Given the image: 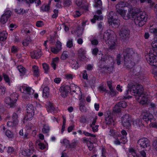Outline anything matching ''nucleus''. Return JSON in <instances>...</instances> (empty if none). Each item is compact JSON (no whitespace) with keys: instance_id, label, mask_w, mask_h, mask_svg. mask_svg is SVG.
Listing matches in <instances>:
<instances>
[{"instance_id":"24","label":"nucleus","mask_w":157,"mask_h":157,"mask_svg":"<svg viewBox=\"0 0 157 157\" xmlns=\"http://www.w3.org/2000/svg\"><path fill=\"white\" fill-rule=\"evenodd\" d=\"M59 58L58 57H56L52 59L51 65L54 70L56 69V64L59 62Z\"/></svg>"},{"instance_id":"11","label":"nucleus","mask_w":157,"mask_h":157,"mask_svg":"<svg viewBox=\"0 0 157 157\" xmlns=\"http://www.w3.org/2000/svg\"><path fill=\"white\" fill-rule=\"evenodd\" d=\"M146 59L147 62L151 65L155 67L157 66V57L153 54L151 53L149 57H146Z\"/></svg>"},{"instance_id":"17","label":"nucleus","mask_w":157,"mask_h":157,"mask_svg":"<svg viewBox=\"0 0 157 157\" xmlns=\"http://www.w3.org/2000/svg\"><path fill=\"white\" fill-rule=\"evenodd\" d=\"M41 56L40 51H35L31 53V56L32 58L37 59L39 58Z\"/></svg>"},{"instance_id":"48","label":"nucleus","mask_w":157,"mask_h":157,"mask_svg":"<svg viewBox=\"0 0 157 157\" xmlns=\"http://www.w3.org/2000/svg\"><path fill=\"white\" fill-rule=\"evenodd\" d=\"M72 2L71 0H64L63 4L65 6H68L71 5Z\"/></svg>"},{"instance_id":"32","label":"nucleus","mask_w":157,"mask_h":157,"mask_svg":"<svg viewBox=\"0 0 157 157\" xmlns=\"http://www.w3.org/2000/svg\"><path fill=\"white\" fill-rule=\"evenodd\" d=\"M42 66L44 71V72L45 73H48L49 71L48 65L46 63H44L42 64Z\"/></svg>"},{"instance_id":"63","label":"nucleus","mask_w":157,"mask_h":157,"mask_svg":"<svg viewBox=\"0 0 157 157\" xmlns=\"http://www.w3.org/2000/svg\"><path fill=\"white\" fill-rule=\"evenodd\" d=\"M107 73H110L113 71L114 67L113 66L108 67Z\"/></svg>"},{"instance_id":"12","label":"nucleus","mask_w":157,"mask_h":157,"mask_svg":"<svg viewBox=\"0 0 157 157\" xmlns=\"http://www.w3.org/2000/svg\"><path fill=\"white\" fill-rule=\"evenodd\" d=\"M130 31L127 28H122L120 30L119 33L121 38L123 40L129 37Z\"/></svg>"},{"instance_id":"37","label":"nucleus","mask_w":157,"mask_h":157,"mask_svg":"<svg viewBox=\"0 0 157 157\" xmlns=\"http://www.w3.org/2000/svg\"><path fill=\"white\" fill-rule=\"evenodd\" d=\"M112 81H109L107 82V85L109 87V89L111 91V92L113 93L114 94H115V92L112 87Z\"/></svg>"},{"instance_id":"46","label":"nucleus","mask_w":157,"mask_h":157,"mask_svg":"<svg viewBox=\"0 0 157 157\" xmlns=\"http://www.w3.org/2000/svg\"><path fill=\"white\" fill-rule=\"evenodd\" d=\"M149 31L150 32L153 33L155 35H157V29L150 27L149 28Z\"/></svg>"},{"instance_id":"55","label":"nucleus","mask_w":157,"mask_h":157,"mask_svg":"<svg viewBox=\"0 0 157 157\" xmlns=\"http://www.w3.org/2000/svg\"><path fill=\"white\" fill-rule=\"evenodd\" d=\"M141 73L140 72L136 73L135 74V75L138 76V77L140 78V79L141 80H143L144 79V76L141 73Z\"/></svg>"},{"instance_id":"30","label":"nucleus","mask_w":157,"mask_h":157,"mask_svg":"<svg viewBox=\"0 0 157 157\" xmlns=\"http://www.w3.org/2000/svg\"><path fill=\"white\" fill-rule=\"evenodd\" d=\"M17 68L20 73L24 75L25 73V69L21 65L18 66Z\"/></svg>"},{"instance_id":"35","label":"nucleus","mask_w":157,"mask_h":157,"mask_svg":"<svg viewBox=\"0 0 157 157\" xmlns=\"http://www.w3.org/2000/svg\"><path fill=\"white\" fill-rule=\"evenodd\" d=\"M109 58H111V59L112 60L113 59L112 57L110 56H109L108 55H105L104 56H103L102 57H101V59L100 60L101 61L99 62V63H101L102 61H103V62L105 61L107 59H109Z\"/></svg>"},{"instance_id":"54","label":"nucleus","mask_w":157,"mask_h":157,"mask_svg":"<svg viewBox=\"0 0 157 157\" xmlns=\"http://www.w3.org/2000/svg\"><path fill=\"white\" fill-rule=\"evenodd\" d=\"M113 12H110L108 15V21L109 20L110 21L113 19Z\"/></svg>"},{"instance_id":"61","label":"nucleus","mask_w":157,"mask_h":157,"mask_svg":"<svg viewBox=\"0 0 157 157\" xmlns=\"http://www.w3.org/2000/svg\"><path fill=\"white\" fill-rule=\"evenodd\" d=\"M127 140L126 136L122 137V138H121V143L123 144H125L127 142Z\"/></svg>"},{"instance_id":"3","label":"nucleus","mask_w":157,"mask_h":157,"mask_svg":"<svg viewBox=\"0 0 157 157\" xmlns=\"http://www.w3.org/2000/svg\"><path fill=\"white\" fill-rule=\"evenodd\" d=\"M127 6V3L123 2H121L117 4L116 6V11L125 19L131 18V16L133 15V10L129 11V13L127 14L126 17L125 16L126 12L123 9Z\"/></svg>"},{"instance_id":"16","label":"nucleus","mask_w":157,"mask_h":157,"mask_svg":"<svg viewBox=\"0 0 157 157\" xmlns=\"http://www.w3.org/2000/svg\"><path fill=\"white\" fill-rule=\"evenodd\" d=\"M110 114V113L108 112L105 115V123L107 124H111L114 122Z\"/></svg>"},{"instance_id":"59","label":"nucleus","mask_w":157,"mask_h":157,"mask_svg":"<svg viewBox=\"0 0 157 157\" xmlns=\"http://www.w3.org/2000/svg\"><path fill=\"white\" fill-rule=\"evenodd\" d=\"M82 14V12H79V11H76L74 16L75 17H80Z\"/></svg>"},{"instance_id":"33","label":"nucleus","mask_w":157,"mask_h":157,"mask_svg":"<svg viewBox=\"0 0 157 157\" xmlns=\"http://www.w3.org/2000/svg\"><path fill=\"white\" fill-rule=\"evenodd\" d=\"M100 70L102 73H107L108 67H104L102 65H99Z\"/></svg>"},{"instance_id":"27","label":"nucleus","mask_w":157,"mask_h":157,"mask_svg":"<svg viewBox=\"0 0 157 157\" xmlns=\"http://www.w3.org/2000/svg\"><path fill=\"white\" fill-rule=\"evenodd\" d=\"M103 17L101 15L98 16L96 15H94L93 19L91 20V21L93 23H95L96 20H101L103 19Z\"/></svg>"},{"instance_id":"51","label":"nucleus","mask_w":157,"mask_h":157,"mask_svg":"<svg viewBox=\"0 0 157 157\" xmlns=\"http://www.w3.org/2000/svg\"><path fill=\"white\" fill-rule=\"evenodd\" d=\"M121 57L120 54H118L116 60L117 63L118 65H119L121 64Z\"/></svg>"},{"instance_id":"20","label":"nucleus","mask_w":157,"mask_h":157,"mask_svg":"<svg viewBox=\"0 0 157 157\" xmlns=\"http://www.w3.org/2000/svg\"><path fill=\"white\" fill-rule=\"evenodd\" d=\"M49 89L47 86L45 87L43 90V96L46 98H47L49 95Z\"/></svg>"},{"instance_id":"14","label":"nucleus","mask_w":157,"mask_h":157,"mask_svg":"<svg viewBox=\"0 0 157 157\" xmlns=\"http://www.w3.org/2000/svg\"><path fill=\"white\" fill-rule=\"evenodd\" d=\"M20 90L21 91L22 90H23L22 92L29 95L33 94L34 92V90L31 88L25 86L20 88Z\"/></svg>"},{"instance_id":"25","label":"nucleus","mask_w":157,"mask_h":157,"mask_svg":"<svg viewBox=\"0 0 157 157\" xmlns=\"http://www.w3.org/2000/svg\"><path fill=\"white\" fill-rule=\"evenodd\" d=\"M33 75H34L37 76L39 75V72L38 67L35 65L33 67Z\"/></svg>"},{"instance_id":"21","label":"nucleus","mask_w":157,"mask_h":157,"mask_svg":"<svg viewBox=\"0 0 157 157\" xmlns=\"http://www.w3.org/2000/svg\"><path fill=\"white\" fill-rule=\"evenodd\" d=\"M7 33L6 31H3L0 33V40L2 41H5L7 37Z\"/></svg>"},{"instance_id":"9","label":"nucleus","mask_w":157,"mask_h":157,"mask_svg":"<svg viewBox=\"0 0 157 157\" xmlns=\"http://www.w3.org/2000/svg\"><path fill=\"white\" fill-rule=\"evenodd\" d=\"M17 99H14L12 96L11 97H7L5 99L4 101L7 104V106L9 108H14L16 106Z\"/></svg>"},{"instance_id":"10","label":"nucleus","mask_w":157,"mask_h":157,"mask_svg":"<svg viewBox=\"0 0 157 157\" xmlns=\"http://www.w3.org/2000/svg\"><path fill=\"white\" fill-rule=\"evenodd\" d=\"M141 116L142 120L147 123L151 122V120L153 118L152 114L146 110L143 111Z\"/></svg>"},{"instance_id":"8","label":"nucleus","mask_w":157,"mask_h":157,"mask_svg":"<svg viewBox=\"0 0 157 157\" xmlns=\"http://www.w3.org/2000/svg\"><path fill=\"white\" fill-rule=\"evenodd\" d=\"M132 121L131 117L128 114H126L122 117V122L123 125L126 128L130 126Z\"/></svg>"},{"instance_id":"2","label":"nucleus","mask_w":157,"mask_h":157,"mask_svg":"<svg viewBox=\"0 0 157 157\" xmlns=\"http://www.w3.org/2000/svg\"><path fill=\"white\" fill-rule=\"evenodd\" d=\"M136 15L135 17L134 22L136 25L140 27L142 26L145 23L147 18V15L146 12L141 11L138 13H134L133 11V14L131 16V18Z\"/></svg>"},{"instance_id":"58","label":"nucleus","mask_w":157,"mask_h":157,"mask_svg":"<svg viewBox=\"0 0 157 157\" xmlns=\"http://www.w3.org/2000/svg\"><path fill=\"white\" fill-rule=\"evenodd\" d=\"M79 109L82 112H86V108L84 105H80Z\"/></svg>"},{"instance_id":"31","label":"nucleus","mask_w":157,"mask_h":157,"mask_svg":"<svg viewBox=\"0 0 157 157\" xmlns=\"http://www.w3.org/2000/svg\"><path fill=\"white\" fill-rule=\"evenodd\" d=\"M8 18L2 15L0 18V22L2 24H5L7 21Z\"/></svg>"},{"instance_id":"44","label":"nucleus","mask_w":157,"mask_h":157,"mask_svg":"<svg viewBox=\"0 0 157 157\" xmlns=\"http://www.w3.org/2000/svg\"><path fill=\"white\" fill-rule=\"evenodd\" d=\"M6 134L9 138H13V134L12 132L9 130H7L6 132Z\"/></svg>"},{"instance_id":"34","label":"nucleus","mask_w":157,"mask_h":157,"mask_svg":"<svg viewBox=\"0 0 157 157\" xmlns=\"http://www.w3.org/2000/svg\"><path fill=\"white\" fill-rule=\"evenodd\" d=\"M31 39L30 37H28L26 39H25L22 42V44L23 46H27L28 45L29 43L31 42Z\"/></svg>"},{"instance_id":"38","label":"nucleus","mask_w":157,"mask_h":157,"mask_svg":"<svg viewBox=\"0 0 157 157\" xmlns=\"http://www.w3.org/2000/svg\"><path fill=\"white\" fill-rule=\"evenodd\" d=\"M118 106L121 107L125 108L127 106L126 102L124 101H122L119 102L118 103Z\"/></svg>"},{"instance_id":"15","label":"nucleus","mask_w":157,"mask_h":157,"mask_svg":"<svg viewBox=\"0 0 157 157\" xmlns=\"http://www.w3.org/2000/svg\"><path fill=\"white\" fill-rule=\"evenodd\" d=\"M69 90H70L71 92L74 93H76V94H80L81 91L80 90L79 88L74 84H71L69 86Z\"/></svg>"},{"instance_id":"53","label":"nucleus","mask_w":157,"mask_h":157,"mask_svg":"<svg viewBox=\"0 0 157 157\" xmlns=\"http://www.w3.org/2000/svg\"><path fill=\"white\" fill-rule=\"evenodd\" d=\"M51 51L54 54H57L60 51L59 49H58L54 47L51 48Z\"/></svg>"},{"instance_id":"6","label":"nucleus","mask_w":157,"mask_h":157,"mask_svg":"<svg viewBox=\"0 0 157 157\" xmlns=\"http://www.w3.org/2000/svg\"><path fill=\"white\" fill-rule=\"evenodd\" d=\"M134 52L132 48H127L124 49L123 54L124 57V60L126 61L127 59H131Z\"/></svg>"},{"instance_id":"52","label":"nucleus","mask_w":157,"mask_h":157,"mask_svg":"<svg viewBox=\"0 0 157 157\" xmlns=\"http://www.w3.org/2000/svg\"><path fill=\"white\" fill-rule=\"evenodd\" d=\"M72 39L69 40L67 42V46L69 48H71L73 46Z\"/></svg>"},{"instance_id":"43","label":"nucleus","mask_w":157,"mask_h":157,"mask_svg":"<svg viewBox=\"0 0 157 157\" xmlns=\"http://www.w3.org/2000/svg\"><path fill=\"white\" fill-rule=\"evenodd\" d=\"M50 9V6L48 5H43L41 8V10L43 11H48Z\"/></svg>"},{"instance_id":"7","label":"nucleus","mask_w":157,"mask_h":157,"mask_svg":"<svg viewBox=\"0 0 157 157\" xmlns=\"http://www.w3.org/2000/svg\"><path fill=\"white\" fill-rule=\"evenodd\" d=\"M27 113V116L25 117L24 120H30L31 118L34 114V109L32 104H29L26 107Z\"/></svg>"},{"instance_id":"40","label":"nucleus","mask_w":157,"mask_h":157,"mask_svg":"<svg viewBox=\"0 0 157 157\" xmlns=\"http://www.w3.org/2000/svg\"><path fill=\"white\" fill-rule=\"evenodd\" d=\"M141 122L139 119H137L136 121H133V124L137 127H140L141 125Z\"/></svg>"},{"instance_id":"4","label":"nucleus","mask_w":157,"mask_h":157,"mask_svg":"<svg viewBox=\"0 0 157 157\" xmlns=\"http://www.w3.org/2000/svg\"><path fill=\"white\" fill-rule=\"evenodd\" d=\"M103 38L106 44L108 45L109 49L113 50L116 48L117 44L116 38L110 33L108 32H105Z\"/></svg>"},{"instance_id":"45","label":"nucleus","mask_w":157,"mask_h":157,"mask_svg":"<svg viewBox=\"0 0 157 157\" xmlns=\"http://www.w3.org/2000/svg\"><path fill=\"white\" fill-rule=\"evenodd\" d=\"M3 77L6 82L8 83L9 85H10V80L8 76L5 74H3Z\"/></svg>"},{"instance_id":"23","label":"nucleus","mask_w":157,"mask_h":157,"mask_svg":"<svg viewBox=\"0 0 157 157\" xmlns=\"http://www.w3.org/2000/svg\"><path fill=\"white\" fill-rule=\"evenodd\" d=\"M50 130V128L47 124H44L43 125L42 131L43 133H48Z\"/></svg>"},{"instance_id":"57","label":"nucleus","mask_w":157,"mask_h":157,"mask_svg":"<svg viewBox=\"0 0 157 157\" xmlns=\"http://www.w3.org/2000/svg\"><path fill=\"white\" fill-rule=\"evenodd\" d=\"M152 47L154 48H156L157 50V41H153L151 43Z\"/></svg>"},{"instance_id":"41","label":"nucleus","mask_w":157,"mask_h":157,"mask_svg":"<svg viewBox=\"0 0 157 157\" xmlns=\"http://www.w3.org/2000/svg\"><path fill=\"white\" fill-rule=\"evenodd\" d=\"M6 92V88L2 86H0V95L3 96Z\"/></svg>"},{"instance_id":"5","label":"nucleus","mask_w":157,"mask_h":157,"mask_svg":"<svg viewBox=\"0 0 157 157\" xmlns=\"http://www.w3.org/2000/svg\"><path fill=\"white\" fill-rule=\"evenodd\" d=\"M137 147L141 149H146L150 146L149 141L146 138L139 139L137 141Z\"/></svg>"},{"instance_id":"13","label":"nucleus","mask_w":157,"mask_h":157,"mask_svg":"<svg viewBox=\"0 0 157 157\" xmlns=\"http://www.w3.org/2000/svg\"><path fill=\"white\" fill-rule=\"evenodd\" d=\"M69 90V86H61L59 89V91L61 93V95L63 98H65L67 96Z\"/></svg>"},{"instance_id":"26","label":"nucleus","mask_w":157,"mask_h":157,"mask_svg":"<svg viewBox=\"0 0 157 157\" xmlns=\"http://www.w3.org/2000/svg\"><path fill=\"white\" fill-rule=\"evenodd\" d=\"M95 4L94 6L96 8H102V2L101 0H94Z\"/></svg>"},{"instance_id":"36","label":"nucleus","mask_w":157,"mask_h":157,"mask_svg":"<svg viewBox=\"0 0 157 157\" xmlns=\"http://www.w3.org/2000/svg\"><path fill=\"white\" fill-rule=\"evenodd\" d=\"M118 105L117 104L113 108V111L116 113H119L121 111V107Z\"/></svg>"},{"instance_id":"49","label":"nucleus","mask_w":157,"mask_h":157,"mask_svg":"<svg viewBox=\"0 0 157 157\" xmlns=\"http://www.w3.org/2000/svg\"><path fill=\"white\" fill-rule=\"evenodd\" d=\"M12 118L13 119V121L14 122H15V121H17V123L18 124V115L17 114L15 113H13L12 116Z\"/></svg>"},{"instance_id":"60","label":"nucleus","mask_w":157,"mask_h":157,"mask_svg":"<svg viewBox=\"0 0 157 157\" xmlns=\"http://www.w3.org/2000/svg\"><path fill=\"white\" fill-rule=\"evenodd\" d=\"M44 25L43 22L41 21H37L36 22V26L37 27H41Z\"/></svg>"},{"instance_id":"64","label":"nucleus","mask_w":157,"mask_h":157,"mask_svg":"<svg viewBox=\"0 0 157 157\" xmlns=\"http://www.w3.org/2000/svg\"><path fill=\"white\" fill-rule=\"evenodd\" d=\"M56 48L58 49H59L60 51L61 48V43L59 41H58L56 43Z\"/></svg>"},{"instance_id":"29","label":"nucleus","mask_w":157,"mask_h":157,"mask_svg":"<svg viewBox=\"0 0 157 157\" xmlns=\"http://www.w3.org/2000/svg\"><path fill=\"white\" fill-rule=\"evenodd\" d=\"M17 124V121H15V122L13 121V122L11 121H8L7 122V125L8 127L11 128L15 126Z\"/></svg>"},{"instance_id":"1","label":"nucleus","mask_w":157,"mask_h":157,"mask_svg":"<svg viewBox=\"0 0 157 157\" xmlns=\"http://www.w3.org/2000/svg\"><path fill=\"white\" fill-rule=\"evenodd\" d=\"M128 87L129 89L127 90V94L130 93L136 97V99L141 104H146L148 101L147 96L144 94V89L143 86L140 84H136L130 86L128 84Z\"/></svg>"},{"instance_id":"19","label":"nucleus","mask_w":157,"mask_h":157,"mask_svg":"<svg viewBox=\"0 0 157 157\" xmlns=\"http://www.w3.org/2000/svg\"><path fill=\"white\" fill-rule=\"evenodd\" d=\"M85 51L82 48L80 49L78 51V56L80 59L82 60L85 59Z\"/></svg>"},{"instance_id":"39","label":"nucleus","mask_w":157,"mask_h":157,"mask_svg":"<svg viewBox=\"0 0 157 157\" xmlns=\"http://www.w3.org/2000/svg\"><path fill=\"white\" fill-rule=\"evenodd\" d=\"M63 145L66 146V147L68 148L70 146V142L69 140L67 139H64L63 141Z\"/></svg>"},{"instance_id":"62","label":"nucleus","mask_w":157,"mask_h":157,"mask_svg":"<svg viewBox=\"0 0 157 157\" xmlns=\"http://www.w3.org/2000/svg\"><path fill=\"white\" fill-rule=\"evenodd\" d=\"M98 126H99L98 125H96L95 126H90V127L92 128L93 131L94 132H95L98 131Z\"/></svg>"},{"instance_id":"50","label":"nucleus","mask_w":157,"mask_h":157,"mask_svg":"<svg viewBox=\"0 0 157 157\" xmlns=\"http://www.w3.org/2000/svg\"><path fill=\"white\" fill-rule=\"evenodd\" d=\"M87 145L90 151H91L93 149L94 147V145L93 143L91 142H88L87 143Z\"/></svg>"},{"instance_id":"47","label":"nucleus","mask_w":157,"mask_h":157,"mask_svg":"<svg viewBox=\"0 0 157 157\" xmlns=\"http://www.w3.org/2000/svg\"><path fill=\"white\" fill-rule=\"evenodd\" d=\"M108 22L109 24L111 25L113 27L115 25H118L117 22L116 21H114V19H112L110 21L109 20L108 21Z\"/></svg>"},{"instance_id":"28","label":"nucleus","mask_w":157,"mask_h":157,"mask_svg":"<svg viewBox=\"0 0 157 157\" xmlns=\"http://www.w3.org/2000/svg\"><path fill=\"white\" fill-rule=\"evenodd\" d=\"M69 52L66 51H64L63 52L61 56V59L63 60H65L68 58Z\"/></svg>"},{"instance_id":"22","label":"nucleus","mask_w":157,"mask_h":157,"mask_svg":"<svg viewBox=\"0 0 157 157\" xmlns=\"http://www.w3.org/2000/svg\"><path fill=\"white\" fill-rule=\"evenodd\" d=\"M47 106L48 107L47 108L48 111H50V112H54L55 108L53 106V104L52 103L50 102H48V103Z\"/></svg>"},{"instance_id":"56","label":"nucleus","mask_w":157,"mask_h":157,"mask_svg":"<svg viewBox=\"0 0 157 157\" xmlns=\"http://www.w3.org/2000/svg\"><path fill=\"white\" fill-rule=\"evenodd\" d=\"M53 12L54 13L52 16V18H56L58 16V11L57 10H54Z\"/></svg>"},{"instance_id":"42","label":"nucleus","mask_w":157,"mask_h":157,"mask_svg":"<svg viewBox=\"0 0 157 157\" xmlns=\"http://www.w3.org/2000/svg\"><path fill=\"white\" fill-rule=\"evenodd\" d=\"M12 14V12L10 10H7L5 11L4 13L3 14V15L9 18L11 16Z\"/></svg>"},{"instance_id":"18","label":"nucleus","mask_w":157,"mask_h":157,"mask_svg":"<svg viewBox=\"0 0 157 157\" xmlns=\"http://www.w3.org/2000/svg\"><path fill=\"white\" fill-rule=\"evenodd\" d=\"M124 61V65L126 66L127 68L128 69L132 68L135 65V63L132 61L131 59H127Z\"/></svg>"}]
</instances>
